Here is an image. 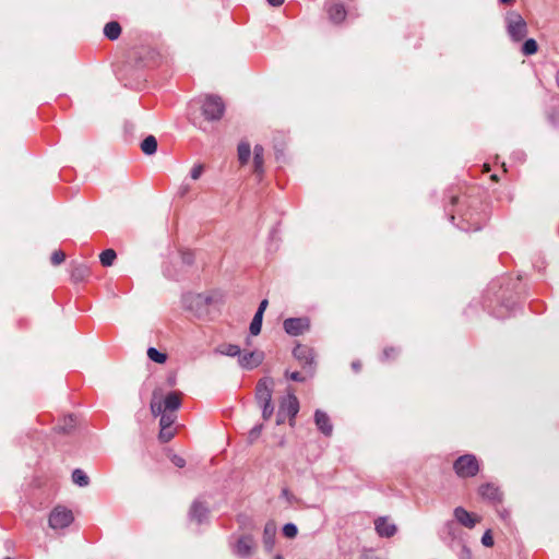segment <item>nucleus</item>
Segmentation results:
<instances>
[{"mask_svg": "<svg viewBox=\"0 0 559 559\" xmlns=\"http://www.w3.org/2000/svg\"><path fill=\"white\" fill-rule=\"evenodd\" d=\"M88 273L85 266H79L72 272V277L75 280H83Z\"/></svg>", "mask_w": 559, "mask_h": 559, "instance_id": "c9c22d12", "label": "nucleus"}, {"mask_svg": "<svg viewBox=\"0 0 559 559\" xmlns=\"http://www.w3.org/2000/svg\"><path fill=\"white\" fill-rule=\"evenodd\" d=\"M117 254L115 252V250L112 249H106L104 250L100 255H99V260H100V263L104 265V266H110L115 259H116Z\"/></svg>", "mask_w": 559, "mask_h": 559, "instance_id": "a878e982", "label": "nucleus"}, {"mask_svg": "<svg viewBox=\"0 0 559 559\" xmlns=\"http://www.w3.org/2000/svg\"><path fill=\"white\" fill-rule=\"evenodd\" d=\"M478 492L483 498L488 499L490 501H496L500 499L499 489L492 484L481 485L478 489Z\"/></svg>", "mask_w": 559, "mask_h": 559, "instance_id": "6ab92c4d", "label": "nucleus"}, {"mask_svg": "<svg viewBox=\"0 0 559 559\" xmlns=\"http://www.w3.org/2000/svg\"><path fill=\"white\" fill-rule=\"evenodd\" d=\"M293 354H294V357L300 364H302L305 367L306 366L311 367V365L313 364V360H314L313 350L310 347L306 346V345H297L294 348Z\"/></svg>", "mask_w": 559, "mask_h": 559, "instance_id": "f8f14e48", "label": "nucleus"}, {"mask_svg": "<svg viewBox=\"0 0 559 559\" xmlns=\"http://www.w3.org/2000/svg\"><path fill=\"white\" fill-rule=\"evenodd\" d=\"M282 495H283L284 497H286V499H287L288 501H290V497H292V496H290V493H289L288 489H283Z\"/></svg>", "mask_w": 559, "mask_h": 559, "instance_id": "a18cd8bd", "label": "nucleus"}, {"mask_svg": "<svg viewBox=\"0 0 559 559\" xmlns=\"http://www.w3.org/2000/svg\"><path fill=\"white\" fill-rule=\"evenodd\" d=\"M105 36L110 39H117L121 34V27L118 22H109L104 27Z\"/></svg>", "mask_w": 559, "mask_h": 559, "instance_id": "412c9836", "label": "nucleus"}, {"mask_svg": "<svg viewBox=\"0 0 559 559\" xmlns=\"http://www.w3.org/2000/svg\"><path fill=\"white\" fill-rule=\"evenodd\" d=\"M298 533L297 526L293 523H287L283 527V534L287 538H294Z\"/></svg>", "mask_w": 559, "mask_h": 559, "instance_id": "2f4dec72", "label": "nucleus"}, {"mask_svg": "<svg viewBox=\"0 0 559 559\" xmlns=\"http://www.w3.org/2000/svg\"><path fill=\"white\" fill-rule=\"evenodd\" d=\"M469 556V550H466V554H464V557Z\"/></svg>", "mask_w": 559, "mask_h": 559, "instance_id": "3c124183", "label": "nucleus"}, {"mask_svg": "<svg viewBox=\"0 0 559 559\" xmlns=\"http://www.w3.org/2000/svg\"><path fill=\"white\" fill-rule=\"evenodd\" d=\"M264 150L261 145H255L253 150V164H254V171L260 176L263 173V157Z\"/></svg>", "mask_w": 559, "mask_h": 559, "instance_id": "aec40b11", "label": "nucleus"}, {"mask_svg": "<svg viewBox=\"0 0 559 559\" xmlns=\"http://www.w3.org/2000/svg\"><path fill=\"white\" fill-rule=\"evenodd\" d=\"M141 150L146 155H152L157 150V140L153 135L146 136L141 143Z\"/></svg>", "mask_w": 559, "mask_h": 559, "instance_id": "4be33fe9", "label": "nucleus"}, {"mask_svg": "<svg viewBox=\"0 0 559 559\" xmlns=\"http://www.w3.org/2000/svg\"><path fill=\"white\" fill-rule=\"evenodd\" d=\"M272 7H280L283 4L284 0H266Z\"/></svg>", "mask_w": 559, "mask_h": 559, "instance_id": "79ce46f5", "label": "nucleus"}, {"mask_svg": "<svg viewBox=\"0 0 559 559\" xmlns=\"http://www.w3.org/2000/svg\"><path fill=\"white\" fill-rule=\"evenodd\" d=\"M181 405V393L180 392H169L164 396L160 388H157L153 391L152 400H151V412L157 417L164 411L176 413V411Z\"/></svg>", "mask_w": 559, "mask_h": 559, "instance_id": "f257e3e1", "label": "nucleus"}, {"mask_svg": "<svg viewBox=\"0 0 559 559\" xmlns=\"http://www.w3.org/2000/svg\"><path fill=\"white\" fill-rule=\"evenodd\" d=\"M453 468L459 477H474L479 471V463L475 455L464 454L455 460Z\"/></svg>", "mask_w": 559, "mask_h": 559, "instance_id": "7ed1b4c3", "label": "nucleus"}, {"mask_svg": "<svg viewBox=\"0 0 559 559\" xmlns=\"http://www.w3.org/2000/svg\"><path fill=\"white\" fill-rule=\"evenodd\" d=\"M147 357L157 364H164L167 360V355L165 353H160L154 347H150L147 349Z\"/></svg>", "mask_w": 559, "mask_h": 559, "instance_id": "cd10ccee", "label": "nucleus"}, {"mask_svg": "<svg viewBox=\"0 0 559 559\" xmlns=\"http://www.w3.org/2000/svg\"><path fill=\"white\" fill-rule=\"evenodd\" d=\"M274 381L272 378H262L255 388V399L258 404L272 401Z\"/></svg>", "mask_w": 559, "mask_h": 559, "instance_id": "1a4fd4ad", "label": "nucleus"}, {"mask_svg": "<svg viewBox=\"0 0 559 559\" xmlns=\"http://www.w3.org/2000/svg\"><path fill=\"white\" fill-rule=\"evenodd\" d=\"M264 360V353L262 350L241 352L238 358V364L243 369H254L259 367Z\"/></svg>", "mask_w": 559, "mask_h": 559, "instance_id": "0eeeda50", "label": "nucleus"}, {"mask_svg": "<svg viewBox=\"0 0 559 559\" xmlns=\"http://www.w3.org/2000/svg\"><path fill=\"white\" fill-rule=\"evenodd\" d=\"M267 305H269L267 300H266V299H263V300L260 302L259 308H258V310H257V312H255V313H260L261 316H263V314H264V311H265V310H266V308H267Z\"/></svg>", "mask_w": 559, "mask_h": 559, "instance_id": "a19ab883", "label": "nucleus"}, {"mask_svg": "<svg viewBox=\"0 0 559 559\" xmlns=\"http://www.w3.org/2000/svg\"><path fill=\"white\" fill-rule=\"evenodd\" d=\"M508 33L514 41H520L526 36L527 24L520 14H513L509 19Z\"/></svg>", "mask_w": 559, "mask_h": 559, "instance_id": "423d86ee", "label": "nucleus"}, {"mask_svg": "<svg viewBox=\"0 0 559 559\" xmlns=\"http://www.w3.org/2000/svg\"><path fill=\"white\" fill-rule=\"evenodd\" d=\"M299 412V401L294 392L288 391L287 396L281 401L277 412V425L285 423L286 418L289 419L290 426L294 425L295 417Z\"/></svg>", "mask_w": 559, "mask_h": 559, "instance_id": "f03ea898", "label": "nucleus"}, {"mask_svg": "<svg viewBox=\"0 0 559 559\" xmlns=\"http://www.w3.org/2000/svg\"><path fill=\"white\" fill-rule=\"evenodd\" d=\"M310 323L307 318H288L284 320L283 328L285 332L293 336H298L309 330Z\"/></svg>", "mask_w": 559, "mask_h": 559, "instance_id": "6e6552de", "label": "nucleus"}, {"mask_svg": "<svg viewBox=\"0 0 559 559\" xmlns=\"http://www.w3.org/2000/svg\"><path fill=\"white\" fill-rule=\"evenodd\" d=\"M190 519L202 523L209 514V508L201 501H194L190 508Z\"/></svg>", "mask_w": 559, "mask_h": 559, "instance_id": "dca6fc26", "label": "nucleus"}, {"mask_svg": "<svg viewBox=\"0 0 559 559\" xmlns=\"http://www.w3.org/2000/svg\"><path fill=\"white\" fill-rule=\"evenodd\" d=\"M225 111V104L218 96L207 95L202 104V114L207 120H219Z\"/></svg>", "mask_w": 559, "mask_h": 559, "instance_id": "20e7f679", "label": "nucleus"}, {"mask_svg": "<svg viewBox=\"0 0 559 559\" xmlns=\"http://www.w3.org/2000/svg\"><path fill=\"white\" fill-rule=\"evenodd\" d=\"M537 50H538V45H537L536 40L533 38L526 39L522 46V53L524 56H532V55L536 53Z\"/></svg>", "mask_w": 559, "mask_h": 559, "instance_id": "bb28decb", "label": "nucleus"}, {"mask_svg": "<svg viewBox=\"0 0 559 559\" xmlns=\"http://www.w3.org/2000/svg\"><path fill=\"white\" fill-rule=\"evenodd\" d=\"M72 480L74 484L84 487L88 485V477L87 475L80 468L74 469L72 473Z\"/></svg>", "mask_w": 559, "mask_h": 559, "instance_id": "c85d7f7f", "label": "nucleus"}, {"mask_svg": "<svg viewBox=\"0 0 559 559\" xmlns=\"http://www.w3.org/2000/svg\"><path fill=\"white\" fill-rule=\"evenodd\" d=\"M171 461L177 467H183L186 465L185 459L179 455H174Z\"/></svg>", "mask_w": 559, "mask_h": 559, "instance_id": "ea45409f", "label": "nucleus"}, {"mask_svg": "<svg viewBox=\"0 0 559 559\" xmlns=\"http://www.w3.org/2000/svg\"><path fill=\"white\" fill-rule=\"evenodd\" d=\"M352 366H353V368H354L355 370H359V368H360L359 362H353V365H352Z\"/></svg>", "mask_w": 559, "mask_h": 559, "instance_id": "49530a36", "label": "nucleus"}, {"mask_svg": "<svg viewBox=\"0 0 559 559\" xmlns=\"http://www.w3.org/2000/svg\"><path fill=\"white\" fill-rule=\"evenodd\" d=\"M259 405L262 407V417L264 419L271 418V416L273 414V411H274V407L272 405V401L271 402H265V403H262V404H259Z\"/></svg>", "mask_w": 559, "mask_h": 559, "instance_id": "473e14b6", "label": "nucleus"}, {"mask_svg": "<svg viewBox=\"0 0 559 559\" xmlns=\"http://www.w3.org/2000/svg\"><path fill=\"white\" fill-rule=\"evenodd\" d=\"M72 511L64 507H56L49 515V526L53 530L66 528L73 522Z\"/></svg>", "mask_w": 559, "mask_h": 559, "instance_id": "39448f33", "label": "nucleus"}, {"mask_svg": "<svg viewBox=\"0 0 559 559\" xmlns=\"http://www.w3.org/2000/svg\"><path fill=\"white\" fill-rule=\"evenodd\" d=\"M66 259V254L63 251L61 250H57L55 251L52 254H51V263L53 265H59L61 264Z\"/></svg>", "mask_w": 559, "mask_h": 559, "instance_id": "f704fd0d", "label": "nucleus"}, {"mask_svg": "<svg viewBox=\"0 0 559 559\" xmlns=\"http://www.w3.org/2000/svg\"><path fill=\"white\" fill-rule=\"evenodd\" d=\"M276 531H277V527L273 521L267 522L264 526L263 544H264V548L267 552H271L273 550V547L275 544Z\"/></svg>", "mask_w": 559, "mask_h": 559, "instance_id": "4468645a", "label": "nucleus"}, {"mask_svg": "<svg viewBox=\"0 0 559 559\" xmlns=\"http://www.w3.org/2000/svg\"><path fill=\"white\" fill-rule=\"evenodd\" d=\"M454 518L460 524L467 528H473L480 521L479 516L469 513L462 507L454 509Z\"/></svg>", "mask_w": 559, "mask_h": 559, "instance_id": "9b49d317", "label": "nucleus"}, {"mask_svg": "<svg viewBox=\"0 0 559 559\" xmlns=\"http://www.w3.org/2000/svg\"><path fill=\"white\" fill-rule=\"evenodd\" d=\"M376 531L381 537H391L396 533V526L386 518H379L374 522Z\"/></svg>", "mask_w": 559, "mask_h": 559, "instance_id": "2eb2a0df", "label": "nucleus"}, {"mask_svg": "<svg viewBox=\"0 0 559 559\" xmlns=\"http://www.w3.org/2000/svg\"><path fill=\"white\" fill-rule=\"evenodd\" d=\"M328 14L333 23H341L346 17V10L343 4L335 3L329 7Z\"/></svg>", "mask_w": 559, "mask_h": 559, "instance_id": "a211bd4d", "label": "nucleus"}, {"mask_svg": "<svg viewBox=\"0 0 559 559\" xmlns=\"http://www.w3.org/2000/svg\"><path fill=\"white\" fill-rule=\"evenodd\" d=\"M203 171L204 167L202 164L194 165L190 171L191 179L198 180L202 176Z\"/></svg>", "mask_w": 559, "mask_h": 559, "instance_id": "72a5a7b5", "label": "nucleus"}, {"mask_svg": "<svg viewBox=\"0 0 559 559\" xmlns=\"http://www.w3.org/2000/svg\"><path fill=\"white\" fill-rule=\"evenodd\" d=\"M246 344H247L248 346H250V345H251V342H250V340H249V338H247Z\"/></svg>", "mask_w": 559, "mask_h": 559, "instance_id": "09e8293b", "label": "nucleus"}, {"mask_svg": "<svg viewBox=\"0 0 559 559\" xmlns=\"http://www.w3.org/2000/svg\"><path fill=\"white\" fill-rule=\"evenodd\" d=\"M262 320H263V316H261L260 313L254 314V317L250 323V326H249V331H250L251 335L257 336L260 334L261 328H262Z\"/></svg>", "mask_w": 559, "mask_h": 559, "instance_id": "393cba45", "label": "nucleus"}, {"mask_svg": "<svg viewBox=\"0 0 559 559\" xmlns=\"http://www.w3.org/2000/svg\"><path fill=\"white\" fill-rule=\"evenodd\" d=\"M222 355L229 357H238L241 354V349L238 345L235 344H223L217 349Z\"/></svg>", "mask_w": 559, "mask_h": 559, "instance_id": "5701e85b", "label": "nucleus"}, {"mask_svg": "<svg viewBox=\"0 0 559 559\" xmlns=\"http://www.w3.org/2000/svg\"><path fill=\"white\" fill-rule=\"evenodd\" d=\"M251 155V148L249 143H240L238 145V158L241 164L248 163Z\"/></svg>", "mask_w": 559, "mask_h": 559, "instance_id": "b1692460", "label": "nucleus"}, {"mask_svg": "<svg viewBox=\"0 0 559 559\" xmlns=\"http://www.w3.org/2000/svg\"><path fill=\"white\" fill-rule=\"evenodd\" d=\"M286 377H288L290 380L293 381H298V382H304L306 381L307 377L306 376H302L300 372L298 371H294V372H286Z\"/></svg>", "mask_w": 559, "mask_h": 559, "instance_id": "58836bf2", "label": "nucleus"}, {"mask_svg": "<svg viewBox=\"0 0 559 559\" xmlns=\"http://www.w3.org/2000/svg\"><path fill=\"white\" fill-rule=\"evenodd\" d=\"M254 540L250 535H243L238 538L234 545L233 551L240 557H249L252 554Z\"/></svg>", "mask_w": 559, "mask_h": 559, "instance_id": "9d476101", "label": "nucleus"}, {"mask_svg": "<svg viewBox=\"0 0 559 559\" xmlns=\"http://www.w3.org/2000/svg\"><path fill=\"white\" fill-rule=\"evenodd\" d=\"M481 544L486 547H491L493 546V537H492V534H491V531L490 530H487L483 537H481Z\"/></svg>", "mask_w": 559, "mask_h": 559, "instance_id": "e433bc0d", "label": "nucleus"}, {"mask_svg": "<svg viewBox=\"0 0 559 559\" xmlns=\"http://www.w3.org/2000/svg\"><path fill=\"white\" fill-rule=\"evenodd\" d=\"M275 559H283L282 557H276Z\"/></svg>", "mask_w": 559, "mask_h": 559, "instance_id": "864d4df0", "label": "nucleus"}, {"mask_svg": "<svg viewBox=\"0 0 559 559\" xmlns=\"http://www.w3.org/2000/svg\"><path fill=\"white\" fill-rule=\"evenodd\" d=\"M188 191H189V187H188V186H181V187L179 188V194H180L181 197H183L185 194H187V193H188Z\"/></svg>", "mask_w": 559, "mask_h": 559, "instance_id": "37998d69", "label": "nucleus"}, {"mask_svg": "<svg viewBox=\"0 0 559 559\" xmlns=\"http://www.w3.org/2000/svg\"><path fill=\"white\" fill-rule=\"evenodd\" d=\"M175 436V432L174 430L171 429V427H160V431H159V440L162 442H168L173 439V437Z\"/></svg>", "mask_w": 559, "mask_h": 559, "instance_id": "7c9ffc66", "label": "nucleus"}, {"mask_svg": "<svg viewBox=\"0 0 559 559\" xmlns=\"http://www.w3.org/2000/svg\"><path fill=\"white\" fill-rule=\"evenodd\" d=\"M182 259L185 262L190 263L192 261V254L191 253L183 254Z\"/></svg>", "mask_w": 559, "mask_h": 559, "instance_id": "c03bdc74", "label": "nucleus"}, {"mask_svg": "<svg viewBox=\"0 0 559 559\" xmlns=\"http://www.w3.org/2000/svg\"><path fill=\"white\" fill-rule=\"evenodd\" d=\"M261 430H262V426H261V425H258V426L253 427V428L249 431V437H248V438H249V441H250V442L255 441V440L259 438V436H260V433H261Z\"/></svg>", "mask_w": 559, "mask_h": 559, "instance_id": "4c0bfd02", "label": "nucleus"}, {"mask_svg": "<svg viewBox=\"0 0 559 559\" xmlns=\"http://www.w3.org/2000/svg\"><path fill=\"white\" fill-rule=\"evenodd\" d=\"M185 306L189 309L195 307H202L211 302V298L203 294H188L183 298Z\"/></svg>", "mask_w": 559, "mask_h": 559, "instance_id": "f3484780", "label": "nucleus"}, {"mask_svg": "<svg viewBox=\"0 0 559 559\" xmlns=\"http://www.w3.org/2000/svg\"><path fill=\"white\" fill-rule=\"evenodd\" d=\"M314 423L318 429L325 436H331L333 431V425L331 424L330 417L326 413L317 409L314 413Z\"/></svg>", "mask_w": 559, "mask_h": 559, "instance_id": "ddd939ff", "label": "nucleus"}, {"mask_svg": "<svg viewBox=\"0 0 559 559\" xmlns=\"http://www.w3.org/2000/svg\"><path fill=\"white\" fill-rule=\"evenodd\" d=\"M384 355L389 356V350L388 349L384 350Z\"/></svg>", "mask_w": 559, "mask_h": 559, "instance_id": "603ef678", "label": "nucleus"}, {"mask_svg": "<svg viewBox=\"0 0 559 559\" xmlns=\"http://www.w3.org/2000/svg\"><path fill=\"white\" fill-rule=\"evenodd\" d=\"M502 3H511L513 0H499Z\"/></svg>", "mask_w": 559, "mask_h": 559, "instance_id": "de8ad7c7", "label": "nucleus"}, {"mask_svg": "<svg viewBox=\"0 0 559 559\" xmlns=\"http://www.w3.org/2000/svg\"><path fill=\"white\" fill-rule=\"evenodd\" d=\"M469 556V550H466V554H464V557Z\"/></svg>", "mask_w": 559, "mask_h": 559, "instance_id": "8fccbe9b", "label": "nucleus"}, {"mask_svg": "<svg viewBox=\"0 0 559 559\" xmlns=\"http://www.w3.org/2000/svg\"><path fill=\"white\" fill-rule=\"evenodd\" d=\"M159 416H160L159 425H160V427H164V428L165 427L170 428L177 418L176 413L166 412V411H164Z\"/></svg>", "mask_w": 559, "mask_h": 559, "instance_id": "c756f323", "label": "nucleus"}]
</instances>
